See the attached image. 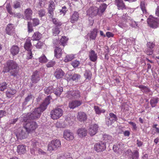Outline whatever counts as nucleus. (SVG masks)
Masks as SVG:
<instances>
[{
	"instance_id": "obj_1",
	"label": "nucleus",
	"mask_w": 159,
	"mask_h": 159,
	"mask_svg": "<svg viewBox=\"0 0 159 159\" xmlns=\"http://www.w3.org/2000/svg\"><path fill=\"white\" fill-rule=\"evenodd\" d=\"M52 99V97L50 95L48 96L40 104L39 107L34 109L24 117L23 121H27V119L36 120L39 118L42 113L47 109L48 105L50 104V100Z\"/></svg>"
},
{
	"instance_id": "obj_2",
	"label": "nucleus",
	"mask_w": 159,
	"mask_h": 159,
	"mask_svg": "<svg viewBox=\"0 0 159 159\" xmlns=\"http://www.w3.org/2000/svg\"><path fill=\"white\" fill-rule=\"evenodd\" d=\"M107 5L105 3L101 4L99 8L96 6L89 7L87 11V14L90 17H94L98 15L101 16L105 11L107 7Z\"/></svg>"
},
{
	"instance_id": "obj_3",
	"label": "nucleus",
	"mask_w": 159,
	"mask_h": 159,
	"mask_svg": "<svg viewBox=\"0 0 159 159\" xmlns=\"http://www.w3.org/2000/svg\"><path fill=\"white\" fill-rule=\"evenodd\" d=\"M18 65L13 60H9L6 63V65L3 68L4 72H9L10 75L16 77L18 73L17 69Z\"/></svg>"
},
{
	"instance_id": "obj_4",
	"label": "nucleus",
	"mask_w": 159,
	"mask_h": 159,
	"mask_svg": "<svg viewBox=\"0 0 159 159\" xmlns=\"http://www.w3.org/2000/svg\"><path fill=\"white\" fill-rule=\"evenodd\" d=\"M24 121L23 126L30 133L33 132L37 127V124L35 121L29 119H27V121Z\"/></svg>"
},
{
	"instance_id": "obj_5",
	"label": "nucleus",
	"mask_w": 159,
	"mask_h": 159,
	"mask_svg": "<svg viewBox=\"0 0 159 159\" xmlns=\"http://www.w3.org/2000/svg\"><path fill=\"white\" fill-rule=\"evenodd\" d=\"M40 72L38 70L34 71L31 76L30 80L31 82L30 83V87H32L34 86V84L37 83L40 80Z\"/></svg>"
},
{
	"instance_id": "obj_6",
	"label": "nucleus",
	"mask_w": 159,
	"mask_h": 159,
	"mask_svg": "<svg viewBox=\"0 0 159 159\" xmlns=\"http://www.w3.org/2000/svg\"><path fill=\"white\" fill-rule=\"evenodd\" d=\"M30 133L24 126H23L19 129L18 132L17 133L16 136L18 139L21 140L26 138Z\"/></svg>"
},
{
	"instance_id": "obj_7",
	"label": "nucleus",
	"mask_w": 159,
	"mask_h": 159,
	"mask_svg": "<svg viewBox=\"0 0 159 159\" xmlns=\"http://www.w3.org/2000/svg\"><path fill=\"white\" fill-rule=\"evenodd\" d=\"M61 142L59 140H53L48 145V150L51 151L54 150L61 147Z\"/></svg>"
},
{
	"instance_id": "obj_8",
	"label": "nucleus",
	"mask_w": 159,
	"mask_h": 159,
	"mask_svg": "<svg viewBox=\"0 0 159 159\" xmlns=\"http://www.w3.org/2000/svg\"><path fill=\"white\" fill-rule=\"evenodd\" d=\"M63 111L60 108H57L51 111L50 112L51 117L53 120L58 119L62 115Z\"/></svg>"
},
{
	"instance_id": "obj_9",
	"label": "nucleus",
	"mask_w": 159,
	"mask_h": 159,
	"mask_svg": "<svg viewBox=\"0 0 159 159\" xmlns=\"http://www.w3.org/2000/svg\"><path fill=\"white\" fill-rule=\"evenodd\" d=\"M49 4L48 8V16L49 18H52L54 14V11L55 8V4L54 2L52 0L49 2Z\"/></svg>"
},
{
	"instance_id": "obj_10",
	"label": "nucleus",
	"mask_w": 159,
	"mask_h": 159,
	"mask_svg": "<svg viewBox=\"0 0 159 159\" xmlns=\"http://www.w3.org/2000/svg\"><path fill=\"white\" fill-rule=\"evenodd\" d=\"M158 20L157 19H155L154 17L151 18L150 16L147 19V23L148 25L150 27L152 28H156L158 27Z\"/></svg>"
},
{
	"instance_id": "obj_11",
	"label": "nucleus",
	"mask_w": 159,
	"mask_h": 159,
	"mask_svg": "<svg viewBox=\"0 0 159 159\" xmlns=\"http://www.w3.org/2000/svg\"><path fill=\"white\" fill-rule=\"evenodd\" d=\"M106 148V144L102 141L96 143L94 145V148L97 152H99L104 150Z\"/></svg>"
},
{
	"instance_id": "obj_12",
	"label": "nucleus",
	"mask_w": 159,
	"mask_h": 159,
	"mask_svg": "<svg viewBox=\"0 0 159 159\" xmlns=\"http://www.w3.org/2000/svg\"><path fill=\"white\" fill-rule=\"evenodd\" d=\"M54 48V56L57 58H59L61 56L62 48L61 47H60L59 45H57V44H53Z\"/></svg>"
},
{
	"instance_id": "obj_13",
	"label": "nucleus",
	"mask_w": 159,
	"mask_h": 159,
	"mask_svg": "<svg viewBox=\"0 0 159 159\" xmlns=\"http://www.w3.org/2000/svg\"><path fill=\"white\" fill-rule=\"evenodd\" d=\"M115 5L117 6L119 10L126 9V7L123 0H115Z\"/></svg>"
},
{
	"instance_id": "obj_14",
	"label": "nucleus",
	"mask_w": 159,
	"mask_h": 159,
	"mask_svg": "<svg viewBox=\"0 0 159 159\" xmlns=\"http://www.w3.org/2000/svg\"><path fill=\"white\" fill-rule=\"evenodd\" d=\"M54 75L57 79H59L63 78L65 73L61 69L57 68L56 70Z\"/></svg>"
},
{
	"instance_id": "obj_15",
	"label": "nucleus",
	"mask_w": 159,
	"mask_h": 159,
	"mask_svg": "<svg viewBox=\"0 0 159 159\" xmlns=\"http://www.w3.org/2000/svg\"><path fill=\"white\" fill-rule=\"evenodd\" d=\"M25 15V19L27 20L32 19V16L33 14V11L30 8L26 9L24 12Z\"/></svg>"
},
{
	"instance_id": "obj_16",
	"label": "nucleus",
	"mask_w": 159,
	"mask_h": 159,
	"mask_svg": "<svg viewBox=\"0 0 159 159\" xmlns=\"http://www.w3.org/2000/svg\"><path fill=\"white\" fill-rule=\"evenodd\" d=\"M6 33L9 35H12L15 32V28L14 25L9 24L7 25L6 29Z\"/></svg>"
},
{
	"instance_id": "obj_17",
	"label": "nucleus",
	"mask_w": 159,
	"mask_h": 159,
	"mask_svg": "<svg viewBox=\"0 0 159 159\" xmlns=\"http://www.w3.org/2000/svg\"><path fill=\"white\" fill-rule=\"evenodd\" d=\"M67 39L66 37H62L60 41L57 40V39L53 41V44H57V45H62L64 47L66 44L67 42Z\"/></svg>"
},
{
	"instance_id": "obj_18",
	"label": "nucleus",
	"mask_w": 159,
	"mask_h": 159,
	"mask_svg": "<svg viewBox=\"0 0 159 159\" xmlns=\"http://www.w3.org/2000/svg\"><path fill=\"white\" fill-rule=\"evenodd\" d=\"M98 126L96 124L91 125L89 129V134L91 136L94 135L97 133L98 130Z\"/></svg>"
},
{
	"instance_id": "obj_19",
	"label": "nucleus",
	"mask_w": 159,
	"mask_h": 159,
	"mask_svg": "<svg viewBox=\"0 0 159 159\" xmlns=\"http://www.w3.org/2000/svg\"><path fill=\"white\" fill-rule=\"evenodd\" d=\"M34 96L32 94L30 93L25 99L24 102L22 103V106L24 107L28 104L33 99Z\"/></svg>"
},
{
	"instance_id": "obj_20",
	"label": "nucleus",
	"mask_w": 159,
	"mask_h": 159,
	"mask_svg": "<svg viewBox=\"0 0 159 159\" xmlns=\"http://www.w3.org/2000/svg\"><path fill=\"white\" fill-rule=\"evenodd\" d=\"M24 48L28 51H31L33 46L30 39H27L24 45Z\"/></svg>"
},
{
	"instance_id": "obj_21",
	"label": "nucleus",
	"mask_w": 159,
	"mask_h": 159,
	"mask_svg": "<svg viewBox=\"0 0 159 159\" xmlns=\"http://www.w3.org/2000/svg\"><path fill=\"white\" fill-rule=\"evenodd\" d=\"M64 137L66 140H72L74 138L72 133L68 130L64 131Z\"/></svg>"
},
{
	"instance_id": "obj_22",
	"label": "nucleus",
	"mask_w": 159,
	"mask_h": 159,
	"mask_svg": "<svg viewBox=\"0 0 159 159\" xmlns=\"http://www.w3.org/2000/svg\"><path fill=\"white\" fill-rule=\"evenodd\" d=\"M82 102L80 101H74L69 103V107L70 108L73 109L80 106Z\"/></svg>"
},
{
	"instance_id": "obj_23",
	"label": "nucleus",
	"mask_w": 159,
	"mask_h": 159,
	"mask_svg": "<svg viewBox=\"0 0 159 159\" xmlns=\"http://www.w3.org/2000/svg\"><path fill=\"white\" fill-rule=\"evenodd\" d=\"M79 18V14L77 11H74L70 17V21L72 23L77 21Z\"/></svg>"
},
{
	"instance_id": "obj_24",
	"label": "nucleus",
	"mask_w": 159,
	"mask_h": 159,
	"mask_svg": "<svg viewBox=\"0 0 159 159\" xmlns=\"http://www.w3.org/2000/svg\"><path fill=\"white\" fill-rule=\"evenodd\" d=\"M20 51L19 48L17 45H13L11 48L10 52L11 54L15 56Z\"/></svg>"
},
{
	"instance_id": "obj_25",
	"label": "nucleus",
	"mask_w": 159,
	"mask_h": 159,
	"mask_svg": "<svg viewBox=\"0 0 159 159\" xmlns=\"http://www.w3.org/2000/svg\"><path fill=\"white\" fill-rule=\"evenodd\" d=\"M87 115L84 112H82L78 113V120L81 122L84 121L86 120Z\"/></svg>"
},
{
	"instance_id": "obj_26",
	"label": "nucleus",
	"mask_w": 159,
	"mask_h": 159,
	"mask_svg": "<svg viewBox=\"0 0 159 159\" xmlns=\"http://www.w3.org/2000/svg\"><path fill=\"white\" fill-rule=\"evenodd\" d=\"M89 57L90 60L92 61H95L97 58V54L95 53V52L93 50H92L89 52Z\"/></svg>"
},
{
	"instance_id": "obj_27",
	"label": "nucleus",
	"mask_w": 159,
	"mask_h": 159,
	"mask_svg": "<svg viewBox=\"0 0 159 159\" xmlns=\"http://www.w3.org/2000/svg\"><path fill=\"white\" fill-rule=\"evenodd\" d=\"M77 133L81 137H85L87 135V130L84 128H80L78 129Z\"/></svg>"
},
{
	"instance_id": "obj_28",
	"label": "nucleus",
	"mask_w": 159,
	"mask_h": 159,
	"mask_svg": "<svg viewBox=\"0 0 159 159\" xmlns=\"http://www.w3.org/2000/svg\"><path fill=\"white\" fill-rule=\"evenodd\" d=\"M159 101V99L157 97H153L151 98L150 102L151 107H156Z\"/></svg>"
},
{
	"instance_id": "obj_29",
	"label": "nucleus",
	"mask_w": 159,
	"mask_h": 159,
	"mask_svg": "<svg viewBox=\"0 0 159 159\" xmlns=\"http://www.w3.org/2000/svg\"><path fill=\"white\" fill-rule=\"evenodd\" d=\"M110 117L109 119V120L110 121V123H108V126L111 125L114 121H116L117 120V118L116 116L113 113H110L109 114Z\"/></svg>"
},
{
	"instance_id": "obj_30",
	"label": "nucleus",
	"mask_w": 159,
	"mask_h": 159,
	"mask_svg": "<svg viewBox=\"0 0 159 159\" xmlns=\"http://www.w3.org/2000/svg\"><path fill=\"white\" fill-rule=\"evenodd\" d=\"M26 151L25 146L23 145H20L17 146V151L20 154L25 153Z\"/></svg>"
},
{
	"instance_id": "obj_31",
	"label": "nucleus",
	"mask_w": 159,
	"mask_h": 159,
	"mask_svg": "<svg viewBox=\"0 0 159 159\" xmlns=\"http://www.w3.org/2000/svg\"><path fill=\"white\" fill-rule=\"evenodd\" d=\"M97 33L98 30L94 28L92 31H91L90 33L88 34V35L89 36L90 39H95L96 37Z\"/></svg>"
},
{
	"instance_id": "obj_32",
	"label": "nucleus",
	"mask_w": 159,
	"mask_h": 159,
	"mask_svg": "<svg viewBox=\"0 0 159 159\" xmlns=\"http://www.w3.org/2000/svg\"><path fill=\"white\" fill-rule=\"evenodd\" d=\"M55 89L53 88V86H49L48 87H45L44 88V92L46 94L48 95L53 92V91Z\"/></svg>"
},
{
	"instance_id": "obj_33",
	"label": "nucleus",
	"mask_w": 159,
	"mask_h": 159,
	"mask_svg": "<svg viewBox=\"0 0 159 159\" xmlns=\"http://www.w3.org/2000/svg\"><path fill=\"white\" fill-rule=\"evenodd\" d=\"M16 91L15 89H8L6 91V94L7 97L8 98H11L14 94H15Z\"/></svg>"
},
{
	"instance_id": "obj_34",
	"label": "nucleus",
	"mask_w": 159,
	"mask_h": 159,
	"mask_svg": "<svg viewBox=\"0 0 159 159\" xmlns=\"http://www.w3.org/2000/svg\"><path fill=\"white\" fill-rule=\"evenodd\" d=\"M63 91V88L59 86L57 87L56 89H55L53 91V93L57 96H60Z\"/></svg>"
},
{
	"instance_id": "obj_35",
	"label": "nucleus",
	"mask_w": 159,
	"mask_h": 159,
	"mask_svg": "<svg viewBox=\"0 0 159 159\" xmlns=\"http://www.w3.org/2000/svg\"><path fill=\"white\" fill-rule=\"evenodd\" d=\"M42 34L39 32H36L34 33L32 37L33 40H39L41 38Z\"/></svg>"
},
{
	"instance_id": "obj_36",
	"label": "nucleus",
	"mask_w": 159,
	"mask_h": 159,
	"mask_svg": "<svg viewBox=\"0 0 159 159\" xmlns=\"http://www.w3.org/2000/svg\"><path fill=\"white\" fill-rule=\"evenodd\" d=\"M52 19V21L54 25L56 27H59L62 25V23L59 20L56 18H53Z\"/></svg>"
},
{
	"instance_id": "obj_37",
	"label": "nucleus",
	"mask_w": 159,
	"mask_h": 159,
	"mask_svg": "<svg viewBox=\"0 0 159 159\" xmlns=\"http://www.w3.org/2000/svg\"><path fill=\"white\" fill-rule=\"evenodd\" d=\"M80 93L79 91H75L71 92L70 94L72 98L78 99L80 97Z\"/></svg>"
},
{
	"instance_id": "obj_38",
	"label": "nucleus",
	"mask_w": 159,
	"mask_h": 159,
	"mask_svg": "<svg viewBox=\"0 0 159 159\" xmlns=\"http://www.w3.org/2000/svg\"><path fill=\"white\" fill-rule=\"evenodd\" d=\"M104 140L105 142L110 143L112 141V137L109 135L104 134L103 135Z\"/></svg>"
},
{
	"instance_id": "obj_39",
	"label": "nucleus",
	"mask_w": 159,
	"mask_h": 159,
	"mask_svg": "<svg viewBox=\"0 0 159 159\" xmlns=\"http://www.w3.org/2000/svg\"><path fill=\"white\" fill-rule=\"evenodd\" d=\"M84 76L86 80L89 81L91 78V73L90 71L89 70H86L84 74Z\"/></svg>"
},
{
	"instance_id": "obj_40",
	"label": "nucleus",
	"mask_w": 159,
	"mask_h": 159,
	"mask_svg": "<svg viewBox=\"0 0 159 159\" xmlns=\"http://www.w3.org/2000/svg\"><path fill=\"white\" fill-rule=\"evenodd\" d=\"M94 109L97 114H100L101 113H104L105 112L104 110H100L98 106H94Z\"/></svg>"
},
{
	"instance_id": "obj_41",
	"label": "nucleus",
	"mask_w": 159,
	"mask_h": 159,
	"mask_svg": "<svg viewBox=\"0 0 159 159\" xmlns=\"http://www.w3.org/2000/svg\"><path fill=\"white\" fill-rule=\"evenodd\" d=\"M140 7L143 13H147V10L145 6V2L144 1L141 2L140 3Z\"/></svg>"
},
{
	"instance_id": "obj_42",
	"label": "nucleus",
	"mask_w": 159,
	"mask_h": 159,
	"mask_svg": "<svg viewBox=\"0 0 159 159\" xmlns=\"http://www.w3.org/2000/svg\"><path fill=\"white\" fill-rule=\"evenodd\" d=\"M33 25L30 21H28L27 24L28 31L29 33L32 32L33 31Z\"/></svg>"
},
{
	"instance_id": "obj_43",
	"label": "nucleus",
	"mask_w": 159,
	"mask_h": 159,
	"mask_svg": "<svg viewBox=\"0 0 159 159\" xmlns=\"http://www.w3.org/2000/svg\"><path fill=\"white\" fill-rule=\"evenodd\" d=\"M132 159H138L139 158V152L137 150L134 151L132 152Z\"/></svg>"
},
{
	"instance_id": "obj_44",
	"label": "nucleus",
	"mask_w": 159,
	"mask_h": 159,
	"mask_svg": "<svg viewBox=\"0 0 159 159\" xmlns=\"http://www.w3.org/2000/svg\"><path fill=\"white\" fill-rule=\"evenodd\" d=\"M7 84L6 83L4 82L0 84V91H3L6 89L7 88Z\"/></svg>"
},
{
	"instance_id": "obj_45",
	"label": "nucleus",
	"mask_w": 159,
	"mask_h": 159,
	"mask_svg": "<svg viewBox=\"0 0 159 159\" xmlns=\"http://www.w3.org/2000/svg\"><path fill=\"white\" fill-rule=\"evenodd\" d=\"M60 15H65L66 12L68 11V9L66 6H64L62 7V9L60 10Z\"/></svg>"
},
{
	"instance_id": "obj_46",
	"label": "nucleus",
	"mask_w": 159,
	"mask_h": 159,
	"mask_svg": "<svg viewBox=\"0 0 159 159\" xmlns=\"http://www.w3.org/2000/svg\"><path fill=\"white\" fill-rule=\"evenodd\" d=\"M80 76L78 74H74L71 75L70 79H72L73 81H77L80 78Z\"/></svg>"
},
{
	"instance_id": "obj_47",
	"label": "nucleus",
	"mask_w": 159,
	"mask_h": 159,
	"mask_svg": "<svg viewBox=\"0 0 159 159\" xmlns=\"http://www.w3.org/2000/svg\"><path fill=\"white\" fill-rule=\"evenodd\" d=\"M59 28V27H54L52 29L53 35L56 36L60 32Z\"/></svg>"
},
{
	"instance_id": "obj_48",
	"label": "nucleus",
	"mask_w": 159,
	"mask_h": 159,
	"mask_svg": "<svg viewBox=\"0 0 159 159\" xmlns=\"http://www.w3.org/2000/svg\"><path fill=\"white\" fill-rule=\"evenodd\" d=\"M39 2L38 3V5L40 8H43L44 7L46 0H39Z\"/></svg>"
},
{
	"instance_id": "obj_49",
	"label": "nucleus",
	"mask_w": 159,
	"mask_h": 159,
	"mask_svg": "<svg viewBox=\"0 0 159 159\" xmlns=\"http://www.w3.org/2000/svg\"><path fill=\"white\" fill-rule=\"evenodd\" d=\"M45 10L43 9H41L38 11V14L40 17H42L45 15Z\"/></svg>"
},
{
	"instance_id": "obj_50",
	"label": "nucleus",
	"mask_w": 159,
	"mask_h": 159,
	"mask_svg": "<svg viewBox=\"0 0 159 159\" xmlns=\"http://www.w3.org/2000/svg\"><path fill=\"white\" fill-rule=\"evenodd\" d=\"M39 61L42 63H45L47 61V59L44 55H43L39 58Z\"/></svg>"
},
{
	"instance_id": "obj_51",
	"label": "nucleus",
	"mask_w": 159,
	"mask_h": 159,
	"mask_svg": "<svg viewBox=\"0 0 159 159\" xmlns=\"http://www.w3.org/2000/svg\"><path fill=\"white\" fill-rule=\"evenodd\" d=\"M32 21L34 26H36L39 24V20L38 18H34L32 19Z\"/></svg>"
},
{
	"instance_id": "obj_52",
	"label": "nucleus",
	"mask_w": 159,
	"mask_h": 159,
	"mask_svg": "<svg viewBox=\"0 0 159 159\" xmlns=\"http://www.w3.org/2000/svg\"><path fill=\"white\" fill-rule=\"evenodd\" d=\"M6 9L8 12L11 15H12L13 13L12 11V8L10 4H8L6 6Z\"/></svg>"
},
{
	"instance_id": "obj_53",
	"label": "nucleus",
	"mask_w": 159,
	"mask_h": 159,
	"mask_svg": "<svg viewBox=\"0 0 159 159\" xmlns=\"http://www.w3.org/2000/svg\"><path fill=\"white\" fill-rule=\"evenodd\" d=\"M80 64V62L79 61L77 60H75L71 62V65L74 68H75L78 66Z\"/></svg>"
},
{
	"instance_id": "obj_54",
	"label": "nucleus",
	"mask_w": 159,
	"mask_h": 159,
	"mask_svg": "<svg viewBox=\"0 0 159 159\" xmlns=\"http://www.w3.org/2000/svg\"><path fill=\"white\" fill-rule=\"evenodd\" d=\"M73 57L71 55L66 56L65 59V61L66 62H67L71 61L73 59Z\"/></svg>"
},
{
	"instance_id": "obj_55",
	"label": "nucleus",
	"mask_w": 159,
	"mask_h": 159,
	"mask_svg": "<svg viewBox=\"0 0 159 159\" xmlns=\"http://www.w3.org/2000/svg\"><path fill=\"white\" fill-rule=\"evenodd\" d=\"M55 64V62L54 61H51L48 62L47 64V67H51L53 66Z\"/></svg>"
},
{
	"instance_id": "obj_56",
	"label": "nucleus",
	"mask_w": 159,
	"mask_h": 159,
	"mask_svg": "<svg viewBox=\"0 0 159 159\" xmlns=\"http://www.w3.org/2000/svg\"><path fill=\"white\" fill-rule=\"evenodd\" d=\"M121 145L122 146V144L121 145L119 143L117 145H114L113 147V149L115 152H116L120 148V146Z\"/></svg>"
},
{
	"instance_id": "obj_57",
	"label": "nucleus",
	"mask_w": 159,
	"mask_h": 159,
	"mask_svg": "<svg viewBox=\"0 0 159 159\" xmlns=\"http://www.w3.org/2000/svg\"><path fill=\"white\" fill-rule=\"evenodd\" d=\"M43 45V43L40 41H39L35 45L36 47L38 49L41 48Z\"/></svg>"
},
{
	"instance_id": "obj_58",
	"label": "nucleus",
	"mask_w": 159,
	"mask_h": 159,
	"mask_svg": "<svg viewBox=\"0 0 159 159\" xmlns=\"http://www.w3.org/2000/svg\"><path fill=\"white\" fill-rule=\"evenodd\" d=\"M153 50L152 49L147 48L146 50V54L149 55H152L153 53Z\"/></svg>"
},
{
	"instance_id": "obj_59",
	"label": "nucleus",
	"mask_w": 159,
	"mask_h": 159,
	"mask_svg": "<svg viewBox=\"0 0 159 159\" xmlns=\"http://www.w3.org/2000/svg\"><path fill=\"white\" fill-rule=\"evenodd\" d=\"M147 47L148 48L152 49L154 47L155 44L152 42H149L147 44Z\"/></svg>"
},
{
	"instance_id": "obj_60",
	"label": "nucleus",
	"mask_w": 159,
	"mask_h": 159,
	"mask_svg": "<svg viewBox=\"0 0 159 159\" xmlns=\"http://www.w3.org/2000/svg\"><path fill=\"white\" fill-rule=\"evenodd\" d=\"M33 56L31 51H28V54L27 56L26 59L29 60L32 58Z\"/></svg>"
},
{
	"instance_id": "obj_61",
	"label": "nucleus",
	"mask_w": 159,
	"mask_h": 159,
	"mask_svg": "<svg viewBox=\"0 0 159 159\" xmlns=\"http://www.w3.org/2000/svg\"><path fill=\"white\" fill-rule=\"evenodd\" d=\"M31 145L33 147V148H35L38 142L34 139H32L31 140Z\"/></svg>"
},
{
	"instance_id": "obj_62",
	"label": "nucleus",
	"mask_w": 159,
	"mask_h": 159,
	"mask_svg": "<svg viewBox=\"0 0 159 159\" xmlns=\"http://www.w3.org/2000/svg\"><path fill=\"white\" fill-rule=\"evenodd\" d=\"M20 7V4L19 2H16L14 4L13 7L15 8H17Z\"/></svg>"
},
{
	"instance_id": "obj_63",
	"label": "nucleus",
	"mask_w": 159,
	"mask_h": 159,
	"mask_svg": "<svg viewBox=\"0 0 159 159\" xmlns=\"http://www.w3.org/2000/svg\"><path fill=\"white\" fill-rule=\"evenodd\" d=\"M67 156V155H66L65 153L64 154H62L58 156V159H65V157Z\"/></svg>"
},
{
	"instance_id": "obj_64",
	"label": "nucleus",
	"mask_w": 159,
	"mask_h": 159,
	"mask_svg": "<svg viewBox=\"0 0 159 159\" xmlns=\"http://www.w3.org/2000/svg\"><path fill=\"white\" fill-rule=\"evenodd\" d=\"M71 115L70 114H68L65 117V120L66 121H68V122H70L71 121Z\"/></svg>"
}]
</instances>
